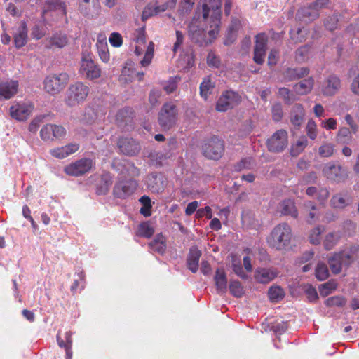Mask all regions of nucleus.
Instances as JSON below:
<instances>
[{
    "label": "nucleus",
    "mask_w": 359,
    "mask_h": 359,
    "mask_svg": "<svg viewBox=\"0 0 359 359\" xmlns=\"http://www.w3.org/2000/svg\"><path fill=\"white\" fill-rule=\"evenodd\" d=\"M181 80L180 76H174L171 77L163 86V89L166 91L167 93L170 94L173 93L177 88L178 83Z\"/></svg>",
    "instance_id": "obj_54"
},
{
    "label": "nucleus",
    "mask_w": 359,
    "mask_h": 359,
    "mask_svg": "<svg viewBox=\"0 0 359 359\" xmlns=\"http://www.w3.org/2000/svg\"><path fill=\"white\" fill-rule=\"evenodd\" d=\"M316 278L323 281L326 280L329 277V271L327 266L324 263H318L315 270Z\"/></svg>",
    "instance_id": "obj_47"
},
{
    "label": "nucleus",
    "mask_w": 359,
    "mask_h": 359,
    "mask_svg": "<svg viewBox=\"0 0 359 359\" xmlns=\"http://www.w3.org/2000/svg\"><path fill=\"white\" fill-rule=\"evenodd\" d=\"M154 56V43L152 42L150 43L148 48L144 54L143 59L141 61V64L142 66H148L153 58Z\"/></svg>",
    "instance_id": "obj_60"
},
{
    "label": "nucleus",
    "mask_w": 359,
    "mask_h": 359,
    "mask_svg": "<svg viewBox=\"0 0 359 359\" xmlns=\"http://www.w3.org/2000/svg\"><path fill=\"white\" fill-rule=\"evenodd\" d=\"M109 41L113 47L119 48L123 44V37L118 32H112L109 37Z\"/></svg>",
    "instance_id": "obj_61"
},
{
    "label": "nucleus",
    "mask_w": 359,
    "mask_h": 359,
    "mask_svg": "<svg viewBox=\"0 0 359 359\" xmlns=\"http://www.w3.org/2000/svg\"><path fill=\"white\" fill-rule=\"evenodd\" d=\"M146 182L148 188L153 193H161L166 187V180L161 174L153 172L147 176Z\"/></svg>",
    "instance_id": "obj_17"
},
{
    "label": "nucleus",
    "mask_w": 359,
    "mask_h": 359,
    "mask_svg": "<svg viewBox=\"0 0 359 359\" xmlns=\"http://www.w3.org/2000/svg\"><path fill=\"white\" fill-rule=\"evenodd\" d=\"M292 237L290 226L287 223L276 225L267 238L269 245L276 250H282L288 246Z\"/></svg>",
    "instance_id": "obj_2"
},
{
    "label": "nucleus",
    "mask_w": 359,
    "mask_h": 359,
    "mask_svg": "<svg viewBox=\"0 0 359 359\" xmlns=\"http://www.w3.org/2000/svg\"><path fill=\"white\" fill-rule=\"evenodd\" d=\"M215 284L217 291L226 292L227 289V278L224 269H217L214 276Z\"/></svg>",
    "instance_id": "obj_30"
},
{
    "label": "nucleus",
    "mask_w": 359,
    "mask_h": 359,
    "mask_svg": "<svg viewBox=\"0 0 359 359\" xmlns=\"http://www.w3.org/2000/svg\"><path fill=\"white\" fill-rule=\"evenodd\" d=\"M304 208L307 212L306 221L309 223L314 222L318 217V212L316 205L313 201H308L304 203Z\"/></svg>",
    "instance_id": "obj_37"
},
{
    "label": "nucleus",
    "mask_w": 359,
    "mask_h": 359,
    "mask_svg": "<svg viewBox=\"0 0 359 359\" xmlns=\"http://www.w3.org/2000/svg\"><path fill=\"white\" fill-rule=\"evenodd\" d=\"M66 134V130L62 126L46 124L40 131V136L44 141L53 140L54 137H63Z\"/></svg>",
    "instance_id": "obj_15"
},
{
    "label": "nucleus",
    "mask_w": 359,
    "mask_h": 359,
    "mask_svg": "<svg viewBox=\"0 0 359 359\" xmlns=\"http://www.w3.org/2000/svg\"><path fill=\"white\" fill-rule=\"evenodd\" d=\"M77 9L87 19H95L101 13L100 0H78Z\"/></svg>",
    "instance_id": "obj_9"
},
{
    "label": "nucleus",
    "mask_w": 359,
    "mask_h": 359,
    "mask_svg": "<svg viewBox=\"0 0 359 359\" xmlns=\"http://www.w3.org/2000/svg\"><path fill=\"white\" fill-rule=\"evenodd\" d=\"M337 287V284L334 280L327 281L320 285L319 287V292L322 297H327L334 291Z\"/></svg>",
    "instance_id": "obj_45"
},
{
    "label": "nucleus",
    "mask_w": 359,
    "mask_h": 359,
    "mask_svg": "<svg viewBox=\"0 0 359 359\" xmlns=\"http://www.w3.org/2000/svg\"><path fill=\"white\" fill-rule=\"evenodd\" d=\"M288 144V135L285 130L275 132L266 141L268 150L273 153L283 151Z\"/></svg>",
    "instance_id": "obj_10"
},
{
    "label": "nucleus",
    "mask_w": 359,
    "mask_h": 359,
    "mask_svg": "<svg viewBox=\"0 0 359 359\" xmlns=\"http://www.w3.org/2000/svg\"><path fill=\"white\" fill-rule=\"evenodd\" d=\"M112 183V178L109 174L102 175L101 177L100 182L97 187L96 194L97 195L107 194Z\"/></svg>",
    "instance_id": "obj_35"
},
{
    "label": "nucleus",
    "mask_w": 359,
    "mask_h": 359,
    "mask_svg": "<svg viewBox=\"0 0 359 359\" xmlns=\"http://www.w3.org/2000/svg\"><path fill=\"white\" fill-rule=\"evenodd\" d=\"M330 196V192L327 188H320L316 196V199L320 203L325 204Z\"/></svg>",
    "instance_id": "obj_62"
},
{
    "label": "nucleus",
    "mask_w": 359,
    "mask_h": 359,
    "mask_svg": "<svg viewBox=\"0 0 359 359\" xmlns=\"http://www.w3.org/2000/svg\"><path fill=\"white\" fill-rule=\"evenodd\" d=\"M94 162L89 158L79 159L66 165L64 172L69 176L79 177L90 171Z\"/></svg>",
    "instance_id": "obj_8"
},
{
    "label": "nucleus",
    "mask_w": 359,
    "mask_h": 359,
    "mask_svg": "<svg viewBox=\"0 0 359 359\" xmlns=\"http://www.w3.org/2000/svg\"><path fill=\"white\" fill-rule=\"evenodd\" d=\"M79 149V144L76 143L67 144L64 147L51 149L50 154L57 158L62 159L76 152Z\"/></svg>",
    "instance_id": "obj_23"
},
{
    "label": "nucleus",
    "mask_w": 359,
    "mask_h": 359,
    "mask_svg": "<svg viewBox=\"0 0 359 359\" xmlns=\"http://www.w3.org/2000/svg\"><path fill=\"white\" fill-rule=\"evenodd\" d=\"M269 37L265 32H260L255 36V50L266 52Z\"/></svg>",
    "instance_id": "obj_39"
},
{
    "label": "nucleus",
    "mask_w": 359,
    "mask_h": 359,
    "mask_svg": "<svg viewBox=\"0 0 359 359\" xmlns=\"http://www.w3.org/2000/svg\"><path fill=\"white\" fill-rule=\"evenodd\" d=\"M178 118L177 106L170 102L165 103L161 107L158 116L160 126L163 130H168L175 126Z\"/></svg>",
    "instance_id": "obj_5"
},
{
    "label": "nucleus",
    "mask_w": 359,
    "mask_h": 359,
    "mask_svg": "<svg viewBox=\"0 0 359 359\" xmlns=\"http://www.w3.org/2000/svg\"><path fill=\"white\" fill-rule=\"evenodd\" d=\"M346 299L344 297L339 295L329 297L325 302V304L328 307H342L346 304Z\"/></svg>",
    "instance_id": "obj_50"
},
{
    "label": "nucleus",
    "mask_w": 359,
    "mask_h": 359,
    "mask_svg": "<svg viewBox=\"0 0 359 359\" xmlns=\"http://www.w3.org/2000/svg\"><path fill=\"white\" fill-rule=\"evenodd\" d=\"M320 227L318 226L313 229L309 234V241L313 245H318L320 243V234L322 233Z\"/></svg>",
    "instance_id": "obj_59"
},
{
    "label": "nucleus",
    "mask_w": 359,
    "mask_h": 359,
    "mask_svg": "<svg viewBox=\"0 0 359 359\" xmlns=\"http://www.w3.org/2000/svg\"><path fill=\"white\" fill-rule=\"evenodd\" d=\"M336 140L339 144H349L352 140V135L350 129L346 127L340 128L337 134Z\"/></svg>",
    "instance_id": "obj_40"
},
{
    "label": "nucleus",
    "mask_w": 359,
    "mask_h": 359,
    "mask_svg": "<svg viewBox=\"0 0 359 359\" xmlns=\"http://www.w3.org/2000/svg\"><path fill=\"white\" fill-rule=\"evenodd\" d=\"M214 88V85L210 81L209 76L205 78L200 85V95L201 96L207 100L208 96L210 94V90Z\"/></svg>",
    "instance_id": "obj_46"
},
{
    "label": "nucleus",
    "mask_w": 359,
    "mask_h": 359,
    "mask_svg": "<svg viewBox=\"0 0 359 359\" xmlns=\"http://www.w3.org/2000/svg\"><path fill=\"white\" fill-rule=\"evenodd\" d=\"M285 292L279 286H272L268 291L269 299L273 302H277L284 297Z\"/></svg>",
    "instance_id": "obj_43"
},
{
    "label": "nucleus",
    "mask_w": 359,
    "mask_h": 359,
    "mask_svg": "<svg viewBox=\"0 0 359 359\" xmlns=\"http://www.w3.org/2000/svg\"><path fill=\"white\" fill-rule=\"evenodd\" d=\"M27 26L25 21H21L18 28L13 34V41L17 48L23 47L27 42Z\"/></svg>",
    "instance_id": "obj_24"
},
{
    "label": "nucleus",
    "mask_w": 359,
    "mask_h": 359,
    "mask_svg": "<svg viewBox=\"0 0 359 359\" xmlns=\"http://www.w3.org/2000/svg\"><path fill=\"white\" fill-rule=\"evenodd\" d=\"M314 84L313 79L310 76L308 79H304L294 86V91L298 95H306L309 93L313 89Z\"/></svg>",
    "instance_id": "obj_31"
},
{
    "label": "nucleus",
    "mask_w": 359,
    "mask_h": 359,
    "mask_svg": "<svg viewBox=\"0 0 359 359\" xmlns=\"http://www.w3.org/2000/svg\"><path fill=\"white\" fill-rule=\"evenodd\" d=\"M253 161L251 158H243L234 165V170L241 172L243 170H249L252 168Z\"/></svg>",
    "instance_id": "obj_53"
},
{
    "label": "nucleus",
    "mask_w": 359,
    "mask_h": 359,
    "mask_svg": "<svg viewBox=\"0 0 359 359\" xmlns=\"http://www.w3.org/2000/svg\"><path fill=\"white\" fill-rule=\"evenodd\" d=\"M306 133L309 138L315 140L318 135V128L316 122L313 119H309L306 126Z\"/></svg>",
    "instance_id": "obj_52"
},
{
    "label": "nucleus",
    "mask_w": 359,
    "mask_h": 359,
    "mask_svg": "<svg viewBox=\"0 0 359 359\" xmlns=\"http://www.w3.org/2000/svg\"><path fill=\"white\" fill-rule=\"evenodd\" d=\"M133 114V110L130 107L121 109L116 115V120L118 123H127L132 119Z\"/></svg>",
    "instance_id": "obj_44"
},
{
    "label": "nucleus",
    "mask_w": 359,
    "mask_h": 359,
    "mask_svg": "<svg viewBox=\"0 0 359 359\" xmlns=\"http://www.w3.org/2000/svg\"><path fill=\"white\" fill-rule=\"evenodd\" d=\"M143 76L142 72L136 73L135 69H123L118 80L121 83L126 84L132 82L135 76L138 77V80L141 81Z\"/></svg>",
    "instance_id": "obj_34"
},
{
    "label": "nucleus",
    "mask_w": 359,
    "mask_h": 359,
    "mask_svg": "<svg viewBox=\"0 0 359 359\" xmlns=\"http://www.w3.org/2000/svg\"><path fill=\"white\" fill-rule=\"evenodd\" d=\"M137 182L130 180L125 182L116 183L113 189V194L115 197L125 199L131 196L137 189Z\"/></svg>",
    "instance_id": "obj_13"
},
{
    "label": "nucleus",
    "mask_w": 359,
    "mask_h": 359,
    "mask_svg": "<svg viewBox=\"0 0 359 359\" xmlns=\"http://www.w3.org/2000/svg\"><path fill=\"white\" fill-rule=\"evenodd\" d=\"M278 95L283 99L287 104H291L296 100L295 95L287 88H280L278 90Z\"/></svg>",
    "instance_id": "obj_48"
},
{
    "label": "nucleus",
    "mask_w": 359,
    "mask_h": 359,
    "mask_svg": "<svg viewBox=\"0 0 359 359\" xmlns=\"http://www.w3.org/2000/svg\"><path fill=\"white\" fill-rule=\"evenodd\" d=\"M351 203L350 197L346 193H337L330 201V206L334 209H344Z\"/></svg>",
    "instance_id": "obj_29"
},
{
    "label": "nucleus",
    "mask_w": 359,
    "mask_h": 359,
    "mask_svg": "<svg viewBox=\"0 0 359 359\" xmlns=\"http://www.w3.org/2000/svg\"><path fill=\"white\" fill-rule=\"evenodd\" d=\"M273 120L276 122L280 121L283 116V107L280 103H275L271 107Z\"/></svg>",
    "instance_id": "obj_57"
},
{
    "label": "nucleus",
    "mask_w": 359,
    "mask_h": 359,
    "mask_svg": "<svg viewBox=\"0 0 359 359\" xmlns=\"http://www.w3.org/2000/svg\"><path fill=\"white\" fill-rule=\"evenodd\" d=\"M305 116L304 109L301 104H295L290 112V122L295 129H299Z\"/></svg>",
    "instance_id": "obj_25"
},
{
    "label": "nucleus",
    "mask_w": 359,
    "mask_h": 359,
    "mask_svg": "<svg viewBox=\"0 0 359 359\" xmlns=\"http://www.w3.org/2000/svg\"><path fill=\"white\" fill-rule=\"evenodd\" d=\"M82 74H86L87 79L93 80L100 76V69H81Z\"/></svg>",
    "instance_id": "obj_63"
},
{
    "label": "nucleus",
    "mask_w": 359,
    "mask_h": 359,
    "mask_svg": "<svg viewBox=\"0 0 359 359\" xmlns=\"http://www.w3.org/2000/svg\"><path fill=\"white\" fill-rule=\"evenodd\" d=\"M351 252L341 251L334 253L332 257L328 259V264L331 271L334 274H339L342 268H348L354 261V257Z\"/></svg>",
    "instance_id": "obj_6"
},
{
    "label": "nucleus",
    "mask_w": 359,
    "mask_h": 359,
    "mask_svg": "<svg viewBox=\"0 0 359 359\" xmlns=\"http://www.w3.org/2000/svg\"><path fill=\"white\" fill-rule=\"evenodd\" d=\"M67 42L66 34L57 33L48 39V45L46 47L48 48H62L67 44Z\"/></svg>",
    "instance_id": "obj_32"
},
{
    "label": "nucleus",
    "mask_w": 359,
    "mask_h": 359,
    "mask_svg": "<svg viewBox=\"0 0 359 359\" xmlns=\"http://www.w3.org/2000/svg\"><path fill=\"white\" fill-rule=\"evenodd\" d=\"M323 173L327 179L336 182H344L348 177L347 169L340 164H326L323 169Z\"/></svg>",
    "instance_id": "obj_11"
},
{
    "label": "nucleus",
    "mask_w": 359,
    "mask_h": 359,
    "mask_svg": "<svg viewBox=\"0 0 359 359\" xmlns=\"http://www.w3.org/2000/svg\"><path fill=\"white\" fill-rule=\"evenodd\" d=\"M204 156L210 159H219L224 151V142L217 137L208 140L202 147Z\"/></svg>",
    "instance_id": "obj_7"
},
{
    "label": "nucleus",
    "mask_w": 359,
    "mask_h": 359,
    "mask_svg": "<svg viewBox=\"0 0 359 359\" xmlns=\"http://www.w3.org/2000/svg\"><path fill=\"white\" fill-rule=\"evenodd\" d=\"M69 80V74L65 72L50 74L43 80V90L50 95H55L65 88Z\"/></svg>",
    "instance_id": "obj_4"
},
{
    "label": "nucleus",
    "mask_w": 359,
    "mask_h": 359,
    "mask_svg": "<svg viewBox=\"0 0 359 359\" xmlns=\"http://www.w3.org/2000/svg\"><path fill=\"white\" fill-rule=\"evenodd\" d=\"M339 239V235L335 232L327 233L323 241V246L327 250H330L336 245Z\"/></svg>",
    "instance_id": "obj_42"
},
{
    "label": "nucleus",
    "mask_w": 359,
    "mask_h": 359,
    "mask_svg": "<svg viewBox=\"0 0 359 359\" xmlns=\"http://www.w3.org/2000/svg\"><path fill=\"white\" fill-rule=\"evenodd\" d=\"M181 60L186 62L185 67H193L195 66V55L192 50H187L181 55Z\"/></svg>",
    "instance_id": "obj_56"
},
{
    "label": "nucleus",
    "mask_w": 359,
    "mask_h": 359,
    "mask_svg": "<svg viewBox=\"0 0 359 359\" xmlns=\"http://www.w3.org/2000/svg\"><path fill=\"white\" fill-rule=\"evenodd\" d=\"M320 16V12L314 8L311 4L301 7L298 9L296 18L301 21L311 22L318 19Z\"/></svg>",
    "instance_id": "obj_19"
},
{
    "label": "nucleus",
    "mask_w": 359,
    "mask_h": 359,
    "mask_svg": "<svg viewBox=\"0 0 359 359\" xmlns=\"http://www.w3.org/2000/svg\"><path fill=\"white\" fill-rule=\"evenodd\" d=\"M310 47L308 46H303L299 48L295 53V57L297 61L302 62L305 60L309 52Z\"/></svg>",
    "instance_id": "obj_64"
},
{
    "label": "nucleus",
    "mask_w": 359,
    "mask_h": 359,
    "mask_svg": "<svg viewBox=\"0 0 359 359\" xmlns=\"http://www.w3.org/2000/svg\"><path fill=\"white\" fill-rule=\"evenodd\" d=\"M278 275L276 269L259 268L255 272V279L260 283L266 284L275 279Z\"/></svg>",
    "instance_id": "obj_20"
},
{
    "label": "nucleus",
    "mask_w": 359,
    "mask_h": 359,
    "mask_svg": "<svg viewBox=\"0 0 359 359\" xmlns=\"http://www.w3.org/2000/svg\"><path fill=\"white\" fill-rule=\"evenodd\" d=\"M156 15L153 1L148 4L144 8L142 13V20L145 21L151 17Z\"/></svg>",
    "instance_id": "obj_58"
},
{
    "label": "nucleus",
    "mask_w": 359,
    "mask_h": 359,
    "mask_svg": "<svg viewBox=\"0 0 359 359\" xmlns=\"http://www.w3.org/2000/svg\"><path fill=\"white\" fill-rule=\"evenodd\" d=\"M241 100V97L237 93L232 90H226L219 98L216 104V109L218 111H226L238 105Z\"/></svg>",
    "instance_id": "obj_12"
},
{
    "label": "nucleus",
    "mask_w": 359,
    "mask_h": 359,
    "mask_svg": "<svg viewBox=\"0 0 359 359\" xmlns=\"http://www.w3.org/2000/svg\"><path fill=\"white\" fill-rule=\"evenodd\" d=\"M341 88V81L335 75H330L322 86V93L325 96L334 95Z\"/></svg>",
    "instance_id": "obj_18"
},
{
    "label": "nucleus",
    "mask_w": 359,
    "mask_h": 359,
    "mask_svg": "<svg viewBox=\"0 0 359 359\" xmlns=\"http://www.w3.org/2000/svg\"><path fill=\"white\" fill-rule=\"evenodd\" d=\"M229 290L232 295L241 297L244 293L243 287L238 280H231L229 283Z\"/></svg>",
    "instance_id": "obj_51"
},
{
    "label": "nucleus",
    "mask_w": 359,
    "mask_h": 359,
    "mask_svg": "<svg viewBox=\"0 0 359 359\" xmlns=\"http://www.w3.org/2000/svg\"><path fill=\"white\" fill-rule=\"evenodd\" d=\"M118 147L124 155L133 156L139 154L140 146L133 138L121 137L118 140Z\"/></svg>",
    "instance_id": "obj_16"
},
{
    "label": "nucleus",
    "mask_w": 359,
    "mask_h": 359,
    "mask_svg": "<svg viewBox=\"0 0 359 359\" xmlns=\"http://www.w3.org/2000/svg\"><path fill=\"white\" fill-rule=\"evenodd\" d=\"M149 249L159 255L165 253L167 245L166 238L162 234H157L155 238L148 244Z\"/></svg>",
    "instance_id": "obj_28"
},
{
    "label": "nucleus",
    "mask_w": 359,
    "mask_h": 359,
    "mask_svg": "<svg viewBox=\"0 0 359 359\" xmlns=\"http://www.w3.org/2000/svg\"><path fill=\"white\" fill-rule=\"evenodd\" d=\"M19 87L18 81L11 80L0 83V100H9L17 93Z\"/></svg>",
    "instance_id": "obj_21"
},
{
    "label": "nucleus",
    "mask_w": 359,
    "mask_h": 359,
    "mask_svg": "<svg viewBox=\"0 0 359 359\" xmlns=\"http://www.w3.org/2000/svg\"><path fill=\"white\" fill-rule=\"evenodd\" d=\"M195 4V0H182L180 4L179 13L180 15L189 13Z\"/></svg>",
    "instance_id": "obj_55"
},
{
    "label": "nucleus",
    "mask_w": 359,
    "mask_h": 359,
    "mask_svg": "<svg viewBox=\"0 0 359 359\" xmlns=\"http://www.w3.org/2000/svg\"><path fill=\"white\" fill-rule=\"evenodd\" d=\"M280 212L286 216H291L296 219L298 217V210L295 202L292 199H285L280 203Z\"/></svg>",
    "instance_id": "obj_27"
},
{
    "label": "nucleus",
    "mask_w": 359,
    "mask_h": 359,
    "mask_svg": "<svg viewBox=\"0 0 359 359\" xmlns=\"http://www.w3.org/2000/svg\"><path fill=\"white\" fill-rule=\"evenodd\" d=\"M34 105L26 103H16L10 107V115L18 121H25L31 115Z\"/></svg>",
    "instance_id": "obj_14"
},
{
    "label": "nucleus",
    "mask_w": 359,
    "mask_h": 359,
    "mask_svg": "<svg viewBox=\"0 0 359 359\" xmlns=\"http://www.w3.org/2000/svg\"><path fill=\"white\" fill-rule=\"evenodd\" d=\"M90 93L89 87L82 82L72 83L67 88L65 103L67 107H73L84 102Z\"/></svg>",
    "instance_id": "obj_3"
},
{
    "label": "nucleus",
    "mask_w": 359,
    "mask_h": 359,
    "mask_svg": "<svg viewBox=\"0 0 359 359\" xmlns=\"http://www.w3.org/2000/svg\"><path fill=\"white\" fill-rule=\"evenodd\" d=\"M308 144L307 137L304 135L301 136L297 141L291 146L290 151V155L292 156H299L308 146Z\"/></svg>",
    "instance_id": "obj_36"
},
{
    "label": "nucleus",
    "mask_w": 359,
    "mask_h": 359,
    "mask_svg": "<svg viewBox=\"0 0 359 359\" xmlns=\"http://www.w3.org/2000/svg\"><path fill=\"white\" fill-rule=\"evenodd\" d=\"M60 10L64 15L67 13V6L65 2L61 0H45L43 4V13H45L49 11Z\"/></svg>",
    "instance_id": "obj_33"
},
{
    "label": "nucleus",
    "mask_w": 359,
    "mask_h": 359,
    "mask_svg": "<svg viewBox=\"0 0 359 359\" xmlns=\"http://www.w3.org/2000/svg\"><path fill=\"white\" fill-rule=\"evenodd\" d=\"M201 256V252L196 246H192L187 259L188 269L193 273H196L198 269L199 259Z\"/></svg>",
    "instance_id": "obj_26"
},
{
    "label": "nucleus",
    "mask_w": 359,
    "mask_h": 359,
    "mask_svg": "<svg viewBox=\"0 0 359 359\" xmlns=\"http://www.w3.org/2000/svg\"><path fill=\"white\" fill-rule=\"evenodd\" d=\"M154 233V229L149 222H142L138 226L137 235L140 237L150 238Z\"/></svg>",
    "instance_id": "obj_41"
},
{
    "label": "nucleus",
    "mask_w": 359,
    "mask_h": 359,
    "mask_svg": "<svg viewBox=\"0 0 359 359\" xmlns=\"http://www.w3.org/2000/svg\"><path fill=\"white\" fill-rule=\"evenodd\" d=\"M202 4V15L205 20L209 16V13L212 11V15L210 18L211 25L208 32L210 38L214 39L219 31L220 17H221V0H203Z\"/></svg>",
    "instance_id": "obj_1"
},
{
    "label": "nucleus",
    "mask_w": 359,
    "mask_h": 359,
    "mask_svg": "<svg viewBox=\"0 0 359 359\" xmlns=\"http://www.w3.org/2000/svg\"><path fill=\"white\" fill-rule=\"evenodd\" d=\"M334 145L330 142L323 143L318 149L320 156L328 158L334 154Z\"/></svg>",
    "instance_id": "obj_49"
},
{
    "label": "nucleus",
    "mask_w": 359,
    "mask_h": 359,
    "mask_svg": "<svg viewBox=\"0 0 359 359\" xmlns=\"http://www.w3.org/2000/svg\"><path fill=\"white\" fill-rule=\"evenodd\" d=\"M72 333L70 331H67L65 333V339H62L60 334V331H59L57 334L56 339L58 346L60 348L65 349L66 353V359H72L73 355V352L72 351Z\"/></svg>",
    "instance_id": "obj_22"
},
{
    "label": "nucleus",
    "mask_w": 359,
    "mask_h": 359,
    "mask_svg": "<svg viewBox=\"0 0 359 359\" xmlns=\"http://www.w3.org/2000/svg\"><path fill=\"white\" fill-rule=\"evenodd\" d=\"M309 72V69H287L284 74L286 79L293 81L307 76Z\"/></svg>",
    "instance_id": "obj_38"
}]
</instances>
